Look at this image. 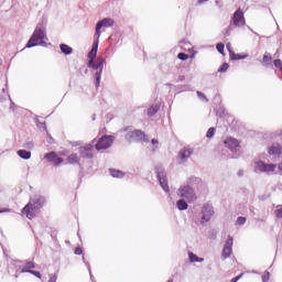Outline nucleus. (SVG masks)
Wrapping results in <instances>:
<instances>
[{
	"label": "nucleus",
	"mask_w": 282,
	"mask_h": 282,
	"mask_svg": "<svg viewBox=\"0 0 282 282\" xmlns=\"http://www.w3.org/2000/svg\"><path fill=\"white\" fill-rule=\"evenodd\" d=\"M33 268H36L34 261H26L21 270H33Z\"/></svg>",
	"instance_id": "obj_31"
},
{
	"label": "nucleus",
	"mask_w": 282,
	"mask_h": 282,
	"mask_svg": "<svg viewBox=\"0 0 282 282\" xmlns=\"http://www.w3.org/2000/svg\"><path fill=\"white\" fill-rule=\"evenodd\" d=\"M113 135L105 134L97 141V144H95V149L97 151H106V149H110V147L113 144Z\"/></svg>",
	"instance_id": "obj_7"
},
{
	"label": "nucleus",
	"mask_w": 282,
	"mask_h": 282,
	"mask_svg": "<svg viewBox=\"0 0 282 282\" xmlns=\"http://www.w3.org/2000/svg\"><path fill=\"white\" fill-rule=\"evenodd\" d=\"M268 163L263 161L256 162V171H260V173H264L265 169H268Z\"/></svg>",
	"instance_id": "obj_26"
},
{
	"label": "nucleus",
	"mask_w": 282,
	"mask_h": 282,
	"mask_svg": "<svg viewBox=\"0 0 282 282\" xmlns=\"http://www.w3.org/2000/svg\"><path fill=\"white\" fill-rule=\"evenodd\" d=\"M184 80H186V77L184 75H180L176 83H184Z\"/></svg>",
	"instance_id": "obj_45"
},
{
	"label": "nucleus",
	"mask_w": 282,
	"mask_h": 282,
	"mask_svg": "<svg viewBox=\"0 0 282 282\" xmlns=\"http://www.w3.org/2000/svg\"><path fill=\"white\" fill-rule=\"evenodd\" d=\"M177 58L180 61H188V54L184 53V52H181L177 54Z\"/></svg>",
	"instance_id": "obj_34"
},
{
	"label": "nucleus",
	"mask_w": 282,
	"mask_h": 282,
	"mask_svg": "<svg viewBox=\"0 0 282 282\" xmlns=\"http://www.w3.org/2000/svg\"><path fill=\"white\" fill-rule=\"evenodd\" d=\"M241 276H243V273L239 274L238 276H235L230 282H237L239 281V279H241Z\"/></svg>",
	"instance_id": "obj_47"
},
{
	"label": "nucleus",
	"mask_w": 282,
	"mask_h": 282,
	"mask_svg": "<svg viewBox=\"0 0 282 282\" xmlns=\"http://www.w3.org/2000/svg\"><path fill=\"white\" fill-rule=\"evenodd\" d=\"M88 69H94L95 87H100V80H102V69H105V57H97L95 61H88Z\"/></svg>",
	"instance_id": "obj_2"
},
{
	"label": "nucleus",
	"mask_w": 282,
	"mask_h": 282,
	"mask_svg": "<svg viewBox=\"0 0 282 282\" xmlns=\"http://www.w3.org/2000/svg\"><path fill=\"white\" fill-rule=\"evenodd\" d=\"M24 272H28L29 274H33V276H36V279H41V272L34 271V270H20V274H24Z\"/></svg>",
	"instance_id": "obj_28"
},
{
	"label": "nucleus",
	"mask_w": 282,
	"mask_h": 282,
	"mask_svg": "<svg viewBox=\"0 0 282 282\" xmlns=\"http://www.w3.org/2000/svg\"><path fill=\"white\" fill-rule=\"evenodd\" d=\"M0 65H3V59L2 58H0Z\"/></svg>",
	"instance_id": "obj_60"
},
{
	"label": "nucleus",
	"mask_w": 282,
	"mask_h": 282,
	"mask_svg": "<svg viewBox=\"0 0 282 282\" xmlns=\"http://www.w3.org/2000/svg\"><path fill=\"white\" fill-rule=\"evenodd\" d=\"M194 151L191 148H182L178 152L177 161L178 164H184V162H188L191 155H193Z\"/></svg>",
	"instance_id": "obj_12"
},
{
	"label": "nucleus",
	"mask_w": 282,
	"mask_h": 282,
	"mask_svg": "<svg viewBox=\"0 0 282 282\" xmlns=\"http://www.w3.org/2000/svg\"><path fill=\"white\" fill-rule=\"evenodd\" d=\"M178 193L183 199H186L188 204H193V202H197V194H195V188L191 185H182L178 188Z\"/></svg>",
	"instance_id": "obj_5"
},
{
	"label": "nucleus",
	"mask_w": 282,
	"mask_h": 282,
	"mask_svg": "<svg viewBox=\"0 0 282 282\" xmlns=\"http://www.w3.org/2000/svg\"><path fill=\"white\" fill-rule=\"evenodd\" d=\"M79 155L80 158H83V160H91L94 158V153L87 150H83L80 148H79Z\"/></svg>",
	"instance_id": "obj_21"
},
{
	"label": "nucleus",
	"mask_w": 282,
	"mask_h": 282,
	"mask_svg": "<svg viewBox=\"0 0 282 282\" xmlns=\"http://www.w3.org/2000/svg\"><path fill=\"white\" fill-rule=\"evenodd\" d=\"M269 155L273 158H281L282 147L279 143H272L271 147L268 148Z\"/></svg>",
	"instance_id": "obj_15"
},
{
	"label": "nucleus",
	"mask_w": 282,
	"mask_h": 282,
	"mask_svg": "<svg viewBox=\"0 0 282 282\" xmlns=\"http://www.w3.org/2000/svg\"><path fill=\"white\" fill-rule=\"evenodd\" d=\"M246 221H247L246 217L240 216L237 218L236 224H238V226H243Z\"/></svg>",
	"instance_id": "obj_37"
},
{
	"label": "nucleus",
	"mask_w": 282,
	"mask_h": 282,
	"mask_svg": "<svg viewBox=\"0 0 282 282\" xmlns=\"http://www.w3.org/2000/svg\"><path fill=\"white\" fill-rule=\"evenodd\" d=\"M228 67H230V65L228 63H224L219 68H218V73L219 74H224L226 72H228Z\"/></svg>",
	"instance_id": "obj_33"
},
{
	"label": "nucleus",
	"mask_w": 282,
	"mask_h": 282,
	"mask_svg": "<svg viewBox=\"0 0 282 282\" xmlns=\"http://www.w3.org/2000/svg\"><path fill=\"white\" fill-rule=\"evenodd\" d=\"M196 94L199 100H205V102H208V98H206V95H204L202 91L198 90Z\"/></svg>",
	"instance_id": "obj_38"
},
{
	"label": "nucleus",
	"mask_w": 282,
	"mask_h": 282,
	"mask_svg": "<svg viewBox=\"0 0 282 282\" xmlns=\"http://www.w3.org/2000/svg\"><path fill=\"white\" fill-rule=\"evenodd\" d=\"M225 147L231 151V153H239L241 145L239 144V140L229 137L225 140Z\"/></svg>",
	"instance_id": "obj_11"
},
{
	"label": "nucleus",
	"mask_w": 282,
	"mask_h": 282,
	"mask_svg": "<svg viewBox=\"0 0 282 282\" xmlns=\"http://www.w3.org/2000/svg\"><path fill=\"white\" fill-rule=\"evenodd\" d=\"M11 210V208H0V215L1 213H10Z\"/></svg>",
	"instance_id": "obj_48"
},
{
	"label": "nucleus",
	"mask_w": 282,
	"mask_h": 282,
	"mask_svg": "<svg viewBox=\"0 0 282 282\" xmlns=\"http://www.w3.org/2000/svg\"><path fill=\"white\" fill-rule=\"evenodd\" d=\"M231 25L235 28H243V25H246V18L243 17V11H241V9L234 12Z\"/></svg>",
	"instance_id": "obj_10"
},
{
	"label": "nucleus",
	"mask_w": 282,
	"mask_h": 282,
	"mask_svg": "<svg viewBox=\"0 0 282 282\" xmlns=\"http://www.w3.org/2000/svg\"><path fill=\"white\" fill-rule=\"evenodd\" d=\"M110 175L112 177H117L118 180H122V177H124V173L120 170H116V169H110Z\"/></svg>",
	"instance_id": "obj_25"
},
{
	"label": "nucleus",
	"mask_w": 282,
	"mask_h": 282,
	"mask_svg": "<svg viewBox=\"0 0 282 282\" xmlns=\"http://www.w3.org/2000/svg\"><path fill=\"white\" fill-rule=\"evenodd\" d=\"M79 149L88 151V153H91V149H94V145L88 144V145H85V147H80Z\"/></svg>",
	"instance_id": "obj_40"
},
{
	"label": "nucleus",
	"mask_w": 282,
	"mask_h": 282,
	"mask_svg": "<svg viewBox=\"0 0 282 282\" xmlns=\"http://www.w3.org/2000/svg\"><path fill=\"white\" fill-rule=\"evenodd\" d=\"M91 281H94V274H91V271L89 272Z\"/></svg>",
	"instance_id": "obj_59"
},
{
	"label": "nucleus",
	"mask_w": 282,
	"mask_h": 282,
	"mask_svg": "<svg viewBox=\"0 0 282 282\" xmlns=\"http://www.w3.org/2000/svg\"><path fill=\"white\" fill-rule=\"evenodd\" d=\"M176 208L180 210H188V202H186V198H180L176 202Z\"/></svg>",
	"instance_id": "obj_19"
},
{
	"label": "nucleus",
	"mask_w": 282,
	"mask_h": 282,
	"mask_svg": "<svg viewBox=\"0 0 282 282\" xmlns=\"http://www.w3.org/2000/svg\"><path fill=\"white\" fill-rule=\"evenodd\" d=\"M229 57L231 61H243V58H248V55H241V54L235 53V51H230Z\"/></svg>",
	"instance_id": "obj_22"
},
{
	"label": "nucleus",
	"mask_w": 282,
	"mask_h": 282,
	"mask_svg": "<svg viewBox=\"0 0 282 282\" xmlns=\"http://www.w3.org/2000/svg\"><path fill=\"white\" fill-rule=\"evenodd\" d=\"M191 263H202L204 262V258H199L197 254L193 252H188Z\"/></svg>",
	"instance_id": "obj_24"
},
{
	"label": "nucleus",
	"mask_w": 282,
	"mask_h": 282,
	"mask_svg": "<svg viewBox=\"0 0 282 282\" xmlns=\"http://www.w3.org/2000/svg\"><path fill=\"white\" fill-rule=\"evenodd\" d=\"M232 158H237V155H232Z\"/></svg>",
	"instance_id": "obj_62"
},
{
	"label": "nucleus",
	"mask_w": 282,
	"mask_h": 282,
	"mask_svg": "<svg viewBox=\"0 0 282 282\" xmlns=\"http://www.w3.org/2000/svg\"><path fill=\"white\" fill-rule=\"evenodd\" d=\"M45 30L40 26H36L30 40L28 41L25 47H36V45H41L42 47H47V42H45Z\"/></svg>",
	"instance_id": "obj_3"
},
{
	"label": "nucleus",
	"mask_w": 282,
	"mask_h": 282,
	"mask_svg": "<svg viewBox=\"0 0 282 282\" xmlns=\"http://www.w3.org/2000/svg\"><path fill=\"white\" fill-rule=\"evenodd\" d=\"M238 177H243V170L238 171Z\"/></svg>",
	"instance_id": "obj_52"
},
{
	"label": "nucleus",
	"mask_w": 282,
	"mask_h": 282,
	"mask_svg": "<svg viewBox=\"0 0 282 282\" xmlns=\"http://www.w3.org/2000/svg\"><path fill=\"white\" fill-rule=\"evenodd\" d=\"M8 90V84H6V88L2 89L3 94Z\"/></svg>",
	"instance_id": "obj_56"
},
{
	"label": "nucleus",
	"mask_w": 282,
	"mask_h": 282,
	"mask_svg": "<svg viewBox=\"0 0 282 282\" xmlns=\"http://www.w3.org/2000/svg\"><path fill=\"white\" fill-rule=\"evenodd\" d=\"M202 184V178L197 177V176H189L186 180V186H197Z\"/></svg>",
	"instance_id": "obj_17"
},
{
	"label": "nucleus",
	"mask_w": 282,
	"mask_h": 282,
	"mask_svg": "<svg viewBox=\"0 0 282 282\" xmlns=\"http://www.w3.org/2000/svg\"><path fill=\"white\" fill-rule=\"evenodd\" d=\"M225 48H226V45L224 43H221V42L216 45L217 52H219V54H221L223 56L226 55V53H224Z\"/></svg>",
	"instance_id": "obj_32"
},
{
	"label": "nucleus",
	"mask_w": 282,
	"mask_h": 282,
	"mask_svg": "<svg viewBox=\"0 0 282 282\" xmlns=\"http://www.w3.org/2000/svg\"><path fill=\"white\" fill-rule=\"evenodd\" d=\"M43 206H45V197L35 195L31 202L23 207L22 213L28 217V219H34V217H36V213H39Z\"/></svg>",
	"instance_id": "obj_1"
},
{
	"label": "nucleus",
	"mask_w": 282,
	"mask_h": 282,
	"mask_svg": "<svg viewBox=\"0 0 282 282\" xmlns=\"http://www.w3.org/2000/svg\"><path fill=\"white\" fill-rule=\"evenodd\" d=\"M56 279H57V276L53 275V276L50 278L48 282H56Z\"/></svg>",
	"instance_id": "obj_51"
},
{
	"label": "nucleus",
	"mask_w": 282,
	"mask_h": 282,
	"mask_svg": "<svg viewBox=\"0 0 282 282\" xmlns=\"http://www.w3.org/2000/svg\"><path fill=\"white\" fill-rule=\"evenodd\" d=\"M75 254H83V248L76 247L75 248Z\"/></svg>",
	"instance_id": "obj_46"
},
{
	"label": "nucleus",
	"mask_w": 282,
	"mask_h": 282,
	"mask_svg": "<svg viewBox=\"0 0 282 282\" xmlns=\"http://www.w3.org/2000/svg\"><path fill=\"white\" fill-rule=\"evenodd\" d=\"M151 144H153L155 147V145L160 144V141H158V139H152Z\"/></svg>",
	"instance_id": "obj_50"
},
{
	"label": "nucleus",
	"mask_w": 282,
	"mask_h": 282,
	"mask_svg": "<svg viewBox=\"0 0 282 282\" xmlns=\"http://www.w3.org/2000/svg\"><path fill=\"white\" fill-rule=\"evenodd\" d=\"M91 118H93V120H96V115H93V117H91Z\"/></svg>",
	"instance_id": "obj_61"
},
{
	"label": "nucleus",
	"mask_w": 282,
	"mask_h": 282,
	"mask_svg": "<svg viewBox=\"0 0 282 282\" xmlns=\"http://www.w3.org/2000/svg\"><path fill=\"white\" fill-rule=\"evenodd\" d=\"M265 170H264V173H274V171L276 170V164L274 163H271V164H268L265 165Z\"/></svg>",
	"instance_id": "obj_29"
},
{
	"label": "nucleus",
	"mask_w": 282,
	"mask_h": 282,
	"mask_svg": "<svg viewBox=\"0 0 282 282\" xmlns=\"http://www.w3.org/2000/svg\"><path fill=\"white\" fill-rule=\"evenodd\" d=\"M98 43H99V39L96 37V40L93 43V47L91 50L88 52V61H96V56H98Z\"/></svg>",
	"instance_id": "obj_16"
},
{
	"label": "nucleus",
	"mask_w": 282,
	"mask_h": 282,
	"mask_svg": "<svg viewBox=\"0 0 282 282\" xmlns=\"http://www.w3.org/2000/svg\"><path fill=\"white\" fill-rule=\"evenodd\" d=\"M44 160H47V162H52V164H55V166H59V164H63V158L58 156L56 152L52 151L44 155Z\"/></svg>",
	"instance_id": "obj_14"
},
{
	"label": "nucleus",
	"mask_w": 282,
	"mask_h": 282,
	"mask_svg": "<svg viewBox=\"0 0 282 282\" xmlns=\"http://www.w3.org/2000/svg\"><path fill=\"white\" fill-rule=\"evenodd\" d=\"M275 216L278 219H282V206H278V208L274 210Z\"/></svg>",
	"instance_id": "obj_36"
},
{
	"label": "nucleus",
	"mask_w": 282,
	"mask_h": 282,
	"mask_svg": "<svg viewBox=\"0 0 282 282\" xmlns=\"http://www.w3.org/2000/svg\"><path fill=\"white\" fill-rule=\"evenodd\" d=\"M83 262L88 268V272H91V265L89 264V262H87V260H85V257H83Z\"/></svg>",
	"instance_id": "obj_44"
},
{
	"label": "nucleus",
	"mask_w": 282,
	"mask_h": 282,
	"mask_svg": "<svg viewBox=\"0 0 282 282\" xmlns=\"http://www.w3.org/2000/svg\"><path fill=\"white\" fill-rule=\"evenodd\" d=\"M232 236H228L221 253L223 259H229V257L232 254Z\"/></svg>",
	"instance_id": "obj_13"
},
{
	"label": "nucleus",
	"mask_w": 282,
	"mask_h": 282,
	"mask_svg": "<svg viewBox=\"0 0 282 282\" xmlns=\"http://www.w3.org/2000/svg\"><path fill=\"white\" fill-rule=\"evenodd\" d=\"M262 281L263 282L270 281V272L265 271V273L262 275Z\"/></svg>",
	"instance_id": "obj_42"
},
{
	"label": "nucleus",
	"mask_w": 282,
	"mask_h": 282,
	"mask_svg": "<svg viewBox=\"0 0 282 282\" xmlns=\"http://www.w3.org/2000/svg\"><path fill=\"white\" fill-rule=\"evenodd\" d=\"M14 278H15V279H19V271H17Z\"/></svg>",
	"instance_id": "obj_58"
},
{
	"label": "nucleus",
	"mask_w": 282,
	"mask_h": 282,
	"mask_svg": "<svg viewBox=\"0 0 282 282\" xmlns=\"http://www.w3.org/2000/svg\"><path fill=\"white\" fill-rule=\"evenodd\" d=\"M127 142H149V137L142 130L128 131L124 135Z\"/></svg>",
	"instance_id": "obj_4"
},
{
	"label": "nucleus",
	"mask_w": 282,
	"mask_h": 282,
	"mask_svg": "<svg viewBox=\"0 0 282 282\" xmlns=\"http://www.w3.org/2000/svg\"><path fill=\"white\" fill-rule=\"evenodd\" d=\"M158 111H160V106L158 105H153L148 109V116L150 118H153V116H155V113H158Z\"/></svg>",
	"instance_id": "obj_27"
},
{
	"label": "nucleus",
	"mask_w": 282,
	"mask_h": 282,
	"mask_svg": "<svg viewBox=\"0 0 282 282\" xmlns=\"http://www.w3.org/2000/svg\"><path fill=\"white\" fill-rule=\"evenodd\" d=\"M8 96H9V100H10V102H11L10 109H12V107H14V102H13V100L10 98V95H8Z\"/></svg>",
	"instance_id": "obj_53"
},
{
	"label": "nucleus",
	"mask_w": 282,
	"mask_h": 282,
	"mask_svg": "<svg viewBox=\"0 0 282 282\" xmlns=\"http://www.w3.org/2000/svg\"><path fill=\"white\" fill-rule=\"evenodd\" d=\"M230 32H232V24H230L227 30H226V33H225V36H230Z\"/></svg>",
	"instance_id": "obj_43"
},
{
	"label": "nucleus",
	"mask_w": 282,
	"mask_h": 282,
	"mask_svg": "<svg viewBox=\"0 0 282 282\" xmlns=\"http://www.w3.org/2000/svg\"><path fill=\"white\" fill-rule=\"evenodd\" d=\"M200 226H206V224H208V221H210L215 215V207H213V205L209 203L204 204L200 209Z\"/></svg>",
	"instance_id": "obj_6"
},
{
	"label": "nucleus",
	"mask_w": 282,
	"mask_h": 282,
	"mask_svg": "<svg viewBox=\"0 0 282 282\" xmlns=\"http://www.w3.org/2000/svg\"><path fill=\"white\" fill-rule=\"evenodd\" d=\"M156 177L160 182V186L163 188L165 193H169V181H166V172L162 167H156Z\"/></svg>",
	"instance_id": "obj_9"
},
{
	"label": "nucleus",
	"mask_w": 282,
	"mask_h": 282,
	"mask_svg": "<svg viewBox=\"0 0 282 282\" xmlns=\"http://www.w3.org/2000/svg\"><path fill=\"white\" fill-rule=\"evenodd\" d=\"M249 30H250V32H252L253 34H256V36H259V33L254 32L252 29H250V26H249Z\"/></svg>",
	"instance_id": "obj_55"
},
{
	"label": "nucleus",
	"mask_w": 282,
	"mask_h": 282,
	"mask_svg": "<svg viewBox=\"0 0 282 282\" xmlns=\"http://www.w3.org/2000/svg\"><path fill=\"white\" fill-rule=\"evenodd\" d=\"M215 131H216V129L215 128H209L208 130H207V133H206V138H214L215 137Z\"/></svg>",
	"instance_id": "obj_35"
},
{
	"label": "nucleus",
	"mask_w": 282,
	"mask_h": 282,
	"mask_svg": "<svg viewBox=\"0 0 282 282\" xmlns=\"http://www.w3.org/2000/svg\"><path fill=\"white\" fill-rule=\"evenodd\" d=\"M67 163L77 164L78 166H80V156H78L76 153H72L67 156Z\"/></svg>",
	"instance_id": "obj_18"
},
{
	"label": "nucleus",
	"mask_w": 282,
	"mask_h": 282,
	"mask_svg": "<svg viewBox=\"0 0 282 282\" xmlns=\"http://www.w3.org/2000/svg\"><path fill=\"white\" fill-rule=\"evenodd\" d=\"M85 74H87V69L85 70Z\"/></svg>",
	"instance_id": "obj_63"
},
{
	"label": "nucleus",
	"mask_w": 282,
	"mask_h": 282,
	"mask_svg": "<svg viewBox=\"0 0 282 282\" xmlns=\"http://www.w3.org/2000/svg\"><path fill=\"white\" fill-rule=\"evenodd\" d=\"M37 129L41 131H47V126L45 124V121L41 122L39 119L35 121Z\"/></svg>",
	"instance_id": "obj_30"
},
{
	"label": "nucleus",
	"mask_w": 282,
	"mask_h": 282,
	"mask_svg": "<svg viewBox=\"0 0 282 282\" xmlns=\"http://www.w3.org/2000/svg\"><path fill=\"white\" fill-rule=\"evenodd\" d=\"M272 61V56H269L268 54L263 55L262 63H270Z\"/></svg>",
	"instance_id": "obj_41"
},
{
	"label": "nucleus",
	"mask_w": 282,
	"mask_h": 282,
	"mask_svg": "<svg viewBox=\"0 0 282 282\" xmlns=\"http://www.w3.org/2000/svg\"><path fill=\"white\" fill-rule=\"evenodd\" d=\"M273 65H274V67H278V69H280V72H281V67H282V61L281 59H274Z\"/></svg>",
	"instance_id": "obj_39"
},
{
	"label": "nucleus",
	"mask_w": 282,
	"mask_h": 282,
	"mask_svg": "<svg viewBox=\"0 0 282 282\" xmlns=\"http://www.w3.org/2000/svg\"><path fill=\"white\" fill-rule=\"evenodd\" d=\"M32 147H34V143L29 142V143H28V148H29V149H32Z\"/></svg>",
	"instance_id": "obj_54"
},
{
	"label": "nucleus",
	"mask_w": 282,
	"mask_h": 282,
	"mask_svg": "<svg viewBox=\"0 0 282 282\" xmlns=\"http://www.w3.org/2000/svg\"><path fill=\"white\" fill-rule=\"evenodd\" d=\"M226 47H227V50H228V52H229V56H230V52H234L231 44L228 43V44L226 45Z\"/></svg>",
	"instance_id": "obj_49"
},
{
	"label": "nucleus",
	"mask_w": 282,
	"mask_h": 282,
	"mask_svg": "<svg viewBox=\"0 0 282 282\" xmlns=\"http://www.w3.org/2000/svg\"><path fill=\"white\" fill-rule=\"evenodd\" d=\"M59 50L62 54H65L66 56H69V54H73L74 48L67 44H59Z\"/></svg>",
	"instance_id": "obj_20"
},
{
	"label": "nucleus",
	"mask_w": 282,
	"mask_h": 282,
	"mask_svg": "<svg viewBox=\"0 0 282 282\" xmlns=\"http://www.w3.org/2000/svg\"><path fill=\"white\" fill-rule=\"evenodd\" d=\"M113 19L111 18H104L102 20L98 21L95 28V37L100 40V31L102 28H113Z\"/></svg>",
	"instance_id": "obj_8"
},
{
	"label": "nucleus",
	"mask_w": 282,
	"mask_h": 282,
	"mask_svg": "<svg viewBox=\"0 0 282 282\" xmlns=\"http://www.w3.org/2000/svg\"><path fill=\"white\" fill-rule=\"evenodd\" d=\"M205 1H208V0H198V3H205Z\"/></svg>",
	"instance_id": "obj_57"
},
{
	"label": "nucleus",
	"mask_w": 282,
	"mask_h": 282,
	"mask_svg": "<svg viewBox=\"0 0 282 282\" xmlns=\"http://www.w3.org/2000/svg\"><path fill=\"white\" fill-rule=\"evenodd\" d=\"M18 155L22 160H30V158H32V152H30L28 150H19Z\"/></svg>",
	"instance_id": "obj_23"
}]
</instances>
